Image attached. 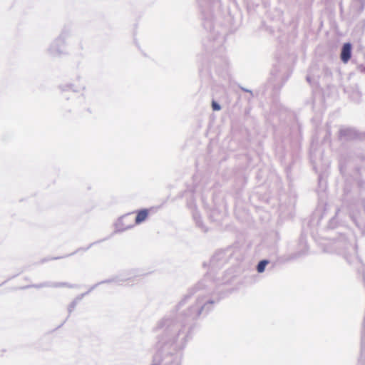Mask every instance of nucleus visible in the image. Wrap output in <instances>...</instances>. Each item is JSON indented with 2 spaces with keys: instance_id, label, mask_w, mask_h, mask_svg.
<instances>
[{
  "instance_id": "obj_1",
  "label": "nucleus",
  "mask_w": 365,
  "mask_h": 365,
  "mask_svg": "<svg viewBox=\"0 0 365 365\" xmlns=\"http://www.w3.org/2000/svg\"><path fill=\"white\" fill-rule=\"evenodd\" d=\"M135 225L134 218L132 215L129 213L120 217L118 220L115 227L118 231H124L133 227Z\"/></svg>"
},
{
  "instance_id": "obj_2",
  "label": "nucleus",
  "mask_w": 365,
  "mask_h": 365,
  "mask_svg": "<svg viewBox=\"0 0 365 365\" xmlns=\"http://www.w3.org/2000/svg\"><path fill=\"white\" fill-rule=\"evenodd\" d=\"M351 57V44L346 43L343 45L341 51V60L343 63H346Z\"/></svg>"
},
{
  "instance_id": "obj_3",
  "label": "nucleus",
  "mask_w": 365,
  "mask_h": 365,
  "mask_svg": "<svg viewBox=\"0 0 365 365\" xmlns=\"http://www.w3.org/2000/svg\"><path fill=\"white\" fill-rule=\"evenodd\" d=\"M149 210L148 209H143L136 211V216L134 219L135 225H139L144 222L148 217Z\"/></svg>"
},
{
  "instance_id": "obj_4",
  "label": "nucleus",
  "mask_w": 365,
  "mask_h": 365,
  "mask_svg": "<svg viewBox=\"0 0 365 365\" xmlns=\"http://www.w3.org/2000/svg\"><path fill=\"white\" fill-rule=\"evenodd\" d=\"M267 264H268V261H267V260H262V261L259 262V263L258 264L257 267V272L259 273L263 272L264 271L265 267Z\"/></svg>"
},
{
  "instance_id": "obj_5",
  "label": "nucleus",
  "mask_w": 365,
  "mask_h": 365,
  "mask_svg": "<svg viewBox=\"0 0 365 365\" xmlns=\"http://www.w3.org/2000/svg\"><path fill=\"white\" fill-rule=\"evenodd\" d=\"M212 107L214 110H220V105L217 103H216L215 101H212Z\"/></svg>"
}]
</instances>
